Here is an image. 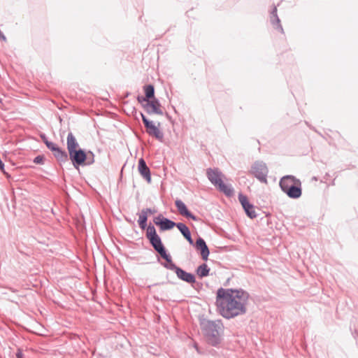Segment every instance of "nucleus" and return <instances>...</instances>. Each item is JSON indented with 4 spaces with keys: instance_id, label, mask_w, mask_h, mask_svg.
<instances>
[{
    "instance_id": "obj_12",
    "label": "nucleus",
    "mask_w": 358,
    "mask_h": 358,
    "mask_svg": "<svg viewBox=\"0 0 358 358\" xmlns=\"http://www.w3.org/2000/svg\"><path fill=\"white\" fill-rule=\"evenodd\" d=\"M138 170L141 176L148 182H151V174L150 169L146 165L145 160L141 158L138 161Z\"/></svg>"
},
{
    "instance_id": "obj_35",
    "label": "nucleus",
    "mask_w": 358,
    "mask_h": 358,
    "mask_svg": "<svg viewBox=\"0 0 358 358\" xmlns=\"http://www.w3.org/2000/svg\"><path fill=\"white\" fill-rule=\"evenodd\" d=\"M43 140H44V143H45L46 145H47V143H50V141H48L45 137H43Z\"/></svg>"
},
{
    "instance_id": "obj_29",
    "label": "nucleus",
    "mask_w": 358,
    "mask_h": 358,
    "mask_svg": "<svg viewBox=\"0 0 358 358\" xmlns=\"http://www.w3.org/2000/svg\"><path fill=\"white\" fill-rule=\"evenodd\" d=\"M16 358H23V354L20 350H18L16 352Z\"/></svg>"
},
{
    "instance_id": "obj_17",
    "label": "nucleus",
    "mask_w": 358,
    "mask_h": 358,
    "mask_svg": "<svg viewBox=\"0 0 358 358\" xmlns=\"http://www.w3.org/2000/svg\"><path fill=\"white\" fill-rule=\"evenodd\" d=\"M176 227L181 232L183 236L187 239L190 245L194 244V241L191 237V233L189 228L183 223L179 222L176 224Z\"/></svg>"
},
{
    "instance_id": "obj_7",
    "label": "nucleus",
    "mask_w": 358,
    "mask_h": 358,
    "mask_svg": "<svg viewBox=\"0 0 358 358\" xmlns=\"http://www.w3.org/2000/svg\"><path fill=\"white\" fill-rule=\"evenodd\" d=\"M69 154L70 159L71 160L75 167H77L80 165H83L85 160L87 159V154L81 149H78L73 152L71 151Z\"/></svg>"
},
{
    "instance_id": "obj_19",
    "label": "nucleus",
    "mask_w": 358,
    "mask_h": 358,
    "mask_svg": "<svg viewBox=\"0 0 358 358\" xmlns=\"http://www.w3.org/2000/svg\"><path fill=\"white\" fill-rule=\"evenodd\" d=\"M287 196L292 199H298L301 195V183L295 184L292 187H289V189L285 192Z\"/></svg>"
},
{
    "instance_id": "obj_38",
    "label": "nucleus",
    "mask_w": 358,
    "mask_h": 358,
    "mask_svg": "<svg viewBox=\"0 0 358 358\" xmlns=\"http://www.w3.org/2000/svg\"><path fill=\"white\" fill-rule=\"evenodd\" d=\"M213 352H215V350H211L210 353H211L212 355H213Z\"/></svg>"
},
{
    "instance_id": "obj_25",
    "label": "nucleus",
    "mask_w": 358,
    "mask_h": 358,
    "mask_svg": "<svg viewBox=\"0 0 358 358\" xmlns=\"http://www.w3.org/2000/svg\"><path fill=\"white\" fill-rule=\"evenodd\" d=\"M43 162H44V157L41 155H38V156L36 157L34 159V162L35 164H43Z\"/></svg>"
},
{
    "instance_id": "obj_28",
    "label": "nucleus",
    "mask_w": 358,
    "mask_h": 358,
    "mask_svg": "<svg viewBox=\"0 0 358 358\" xmlns=\"http://www.w3.org/2000/svg\"><path fill=\"white\" fill-rule=\"evenodd\" d=\"M90 155L92 156H87V159L85 160L87 161L86 164H92L94 162V155L92 152H90Z\"/></svg>"
},
{
    "instance_id": "obj_22",
    "label": "nucleus",
    "mask_w": 358,
    "mask_h": 358,
    "mask_svg": "<svg viewBox=\"0 0 358 358\" xmlns=\"http://www.w3.org/2000/svg\"><path fill=\"white\" fill-rule=\"evenodd\" d=\"M162 258L167 262L166 264H164V266L169 270L174 271L176 273L177 269H179L180 268L176 266V265L172 262L171 256L166 253V256Z\"/></svg>"
},
{
    "instance_id": "obj_31",
    "label": "nucleus",
    "mask_w": 358,
    "mask_h": 358,
    "mask_svg": "<svg viewBox=\"0 0 358 358\" xmlns=\"http://www.w3.org/2000/svg\"><path fill=\"white\" fill-rule=\"evenodd\" d=\"M352 334L356 339L358 338V329H355V332L352 333Z\"/></svg>"
},
{
    "instance_id": "obj_24",
    "label": "nucleus",
    "mask_w": 358,
    "mask_h": 358,
    "mask_svg": "<svg viewBox=\"0 0 358 358\" xmlns=\"http://www.w3.org/2000/svg\"><path fill=\"white\" fill-rule=\"evenodd\" d=\"M148 215L144 213L141 212L138 217V224L142 229H144L147 226Z\"/></svg>"
},
{
    "instance_id": "obj_39",
    "label": "nucleus",
    "mask_w": 358,
    "mask_h": 358,
    "mask_svg": "<svg viewBox=\"0 0 358 358\" xmlns=\"http://www.w3.org/2000/svg\"><path fill=\"white\" fill-rule=\"evenodd\" d=\"M1 294L6 295L7 293L6 292H1Z\"/></svg>"
},
{
    "instance_id": "obj_9",
    "label": "nucleus",
    "mask_w": 358,
    "mask_h": 358,
    "mask_svg": "<svg viewBox=\"0 0 358 358\" xmlns=\"http://www.w3.org/2000/svg\"><path fill=\"white\" fill-rule=\"evenodd\" d=\"M238 200L244 208L247 215L250 218L256 217L257 214L254 209V206L249 203L247 196L240 194L238 195Z\"/></svg>"
},
{
    "instance_id": "obj_30",
    "label": "nucleus",
    "mask_w": 358,
    "mask_h": 358,
    "mask_svg": "<svg viewBox=\"0 0 358 358\" xmlns=\"http://www.w3.org/2000/svg\"><path fill=\"white\" fill-rule=\"evenodd\" d=\"M224 317L229 320V319H231L233 317H234L235 316H237L238 315H222Z\"/></svg>"
},
{
    "instance_id": "obj_37",
    "label": "nucleus",
    "mask_w": 358,
    "mask_h": 358,
    "mask_svg": "<svg viewBox=\"0 0 358 358\" xmlns=\"http://www.w3.org/2000/svg\"><path fill=\"white\" fill-rule=\"evenodd\" d=\"M159 320H160V316H159V315H158L156 321L159 322Z\"/></svg>"
},
{
    "instance_id": "obj_6",
    "label": "nucleus",
    "mask_w": 358,
    "mask_h": 358,
    "mask_svg": "<svg viewBox=\"0 0 358 358\" xmlns=\"http://www.w3.org/2000/svg\"><path fill=\"white\" fill-rule=\"evenodd\" d=\"M141 117L146 128L147 133L150 136L162 141L164 134L159 128V123L158 124V126H156L152 121H150L143 113H141Z\"/></svg>"
},
{
    "instance_id": "obj_13",
    "label": "nucleus",
    "mask_w": 358,
    "mask_h": 358,
    "mask_svg": "<svg viewBox=\"0 0 358 358\" xmlns=\"http://www.w3.org/2000/svg\"><path fill=\"white\" fill-rule=\"evenodd\" d=\"M176 206L181 215L185 216L187 218H190L193 220H198L197 217L192 214L187 208L186 205L179 199L175 201Z\"/></svg>"
},
{
    "instance_id": "obj_33",
    "label": "nucleus",
    "mask_w": 358,
    "mask_h": 358,
    "mask_svg": "<svg viewBox=\"0 0 358 358\" xmlns=\"http://www.w3.org/2000/svg\"><path fill=\"white\" fill-rule=\"evenodd\" d=\"M3 168H4V165L1 162V172H3L4 174H6V173L3 170Z\"/></svg>"
},
{
    "instance_id": "obj_23",
    "label": "nucleus",
    "mask_w": 358,
    "mask_h": 358,
    "mask_svg": "<svg viewBox=\"0 0 358 358\" xmlns=\"http://www.w3.org/2000/svg\"><path fill=\"white\" fill-rule=\"evenodd\" d=\"M209 271L210 269L208 268L207 264H203L197 268L196 273L200 278H203L208 275Z\"/></svg>"
},
{
    "instance_id": "obj_10",
    "label": "nucleus",
    "mask_w": 358,
    "mask_h": 358,
    "mask_svg": "<svg viewBox=\"0 0 358 358\" xmlns=\"http://www.w3.org/2000/svg\"><path fill=\"white\" fill-rule=\"evenodd\" d=\"M295 184H300V180L293 176H285L280 181V187L285 193L289 189V187H292Z\"/></svg>"
},
{
    "instance_id": "obj_4",
    "label": "nucleus",
    "mask_w": 358,
    "mask_h": 358,
    "mask_svg": "<svg viewBox=\"0 0 358 358\" xmlns=\"http://www.w3.org/2000/svg\"><path fill=\"white\" fill-rule=\"evenodd\" d=\"M146 237L150 241L154 249L161 255L162 257L166 256V251L162 243L160 237L156 232L153 225L150 224L147 228Z\"/></svg>"
},
{
    "instance_id": "obj_26",
    "label": "nucleus",
    "mask_w": 358,
    "mask_h": 358,
    "mask_svg": "<svg viewBox=\"0 0 358 358\" xmlns=\"http://www.w3.org/2000/svg\"><path fill=\"white\" fill-rule=\"evenodd\" d=\"M47 147L48 148V149H50L52 152H54L57 148H58V146L55 144L54 143L52 142H50L49 143H47Z\"/></svg>"
},
{
    "instance_id": "obj_11",
    "label": "nucleus",
    "mask_w": 358,
    "mask_h": 358,
    "mask_svg": "<svg viewBox=\"0 0 358 358\" xmlns=\"http://www.w3.org/2000/svg\"><path fill=\"white\" fill-rule=\"evenodd\" d=\"M154 222L156 225L159 226L162 231L171 229L177 224L168 218L162 217V215L155 217Z\"/></svg>"
},
{
    "instance_id": "obj_5",
    "label": "nucleus",
    "mask_w": 358,
    "mask_h": 358,
    "mask_svg": "<svg viewBox=\"0 0 358 358\" xmlns=\"http://www.w3.org/2000/svg\"><path fill=\"white\" fill-rule=\"evenodd\" d=\"M250 173L254 176L259 182L267 184L268 169L265 162L262 161L255 162L251 166Z\"/></svg>"
},
{
    "instance_id": "obj_15",
    "label": "nucleus",
    "mask_w": 358,
    "mask_h": 358,
    "mask_svg": "<svg viewBox=\"0 0 358 358\" xmlns=\"http://www.w3.org/2000/svg\"><path fill=\"white\" fill-rule=\"evenodd\" d=\"M66 144L69 153H70L71 151L73 152L75 150L80 149L79 144L71 132H69L68 134Z\"/></svg>"
},
{
    "instance_id": "obj_18",
    "label": "nucleus",
    "mask_w": 358,
    "mask_h": 358,
    "mask_svg": "<svg viewBox=\"0 0 358 358\" xmlns=\"http://www.w3.org/2000/svg\"><path fill=\"white\" fill-rule=\"evenodd\" d=\"M176 275L178 278L187 282L193 283L195 282V277L193 274L187 273L180 268L177 269Z\"/></svg>"
},
{
    "instance_id": "obj_16",
    "label": "nucleus",
    "mask_w": 358,
    "mask_h": 358,
    "mask_svg": "<svg viewBox=\"0 0 358 358\" xmlns=\"http://www.w3.org/2000/svg\"><path fill=\"white\" fill-rule=\"evenodd\" d=\"M270 20L275 29L280 30L282 33L283 32V29L281 26L280 20L277 15L276 6L273 7L271 13Z\"/></svg>"
},
{
    "instance_id": "obj_34",
    "label": "nucleus",
    "mask_w": 358,
    "mask_h": 358,
    "mask_svg": "<svg viewBox=\"0 0 358 358\" xmlns=\"http://www.w3.org/2000/svg\"><path fill=\"white\" fill-rule=\"evenodd\" d=\"M43 140H44V143H45L46 145H47V143H50V141H48L45 137H43Z\"/></svg>"
},
{
    "instance_id": "obj_1",
    "label": "nucleus",
    "mask_w": 358,
    "mask_h": 358,
    "mask_svg": "<svg viewBox=\"0 0 358 358\" xmlns=\"http://www.w3.org/2000/svg\"><path fill=\"white\" fill-rule=\"evenodd\" d=\"M249 295L243 289L220 288L217 292L216 304L220 312L245 313Z\"/></svg>"
},
{
    "instance_id": "obj_20",
    "label": "nucleus",
    "mask_w": 358,
    "mask_h": 358,
    "mask_svg": "<svg viewBox=\"0 0 358 358\" xmlns=\"http://www.w3.org/2000/svg\"><path fill=\"white\" fill-rule=\"evenodd\" d=\"M144 91L145 94V97H138V101L139 102L148 101L149 99L154 97L155 94V89L152 85H148L144 87Z\"/></svg>"
},
{
    "instance_id": "obj_3",
    "label": "nucleus",
    "mask_w": 358,
    "mask_h": 358,
    "mask_svg": "<svg viewBox=\"0 0 358 358\" xmlns=\"http://www.w3.org/2000/svg\"><path fill=\"white\" fill-rule=\"evenodd\" d=\"M206 174L211 183L217 187L220 192H224L227 196L232 194L233 189L231 186L227 185L223 182V175L218 169H208Z\"/></svg>"
},
{
    "instance_id": "obj_21",
    "label": "nucleus",
    "mask_w": 358,
    "mask_h": 358,
    "mask_svg": "<svg viewBox=\"0 0 358 358\" xmlns=\"http://www.w3.org/2000/svg\"><path fill=\"white\" fill-rule=\"evenodd\" d=\"M53 155L59 162H65L68 160L67 153L64 150L59 148V147L53 152Z\"/></svg>"
},
{
    "instance_id": "obj_36",
    "label": "nucleus",
    "mask_w": 358,
    "mask_h": 358,
    "mask_svg": "<svg viewBox=\"0 0 358 358\" xmlns=\"http://www.w3.org/2000/svg\"><path fill=\"white\" fill-rule=\"evenodd\" d=\"M1 40H3V41H5V40H6V37H5V36H4V35H3L2 34H1Z\"/></svg>"
},
{
    "instance_id": "obj_2",
    "label": "nucleus",
    "mask_w": 358,
    "mask_h": 358,
    "mask_svg": "<svg viewBox=\"0 0 358 358\" xmlns=\"http://www.w3.org/2000/svg\"><path fill=\"white\" fill-rule=\"evenodd\" d=\"M199 321L206 342L211 346L219 347L224 336V324L222 320H210L201 317Z\"/></svg>"
},
{
    "instance_id": "obj_32",
    "label": "nucleus",
    "mask_w": 358,
    "mask_h": 358,
    "mask_svg": "<svg viewBox=\"0 0 358 358\" xmlns=\"http://www.w3.org/2000/svg\"><path fill=\"white\" fill-rule=\"evenodd\" d=\"M194 348L196 349V352H197L198 353H201V351H200V350H199V347H198L197 344H195V345H194Z\"/></svg>"
},
{
    "instance_id": "obj_27",
    "label": "nucleus",
    "mask_w": 358,
    "mask_h": 358,
    "mask_svg": "<svg viewBox=\"0 0 358 358\" xmlns=\"http://www.w3.org/2000/svg\"><path fill=\"white\" fill-rule=\"evenodd\" d=\"M141 212H144L148 216L149 215L155 213L156 211L151 208H145V209H143L141 210Z\"/></svg>"
},
{
    "instance_id": "obj_14",
    "label": "nucleus",
    "mask_w": 358,
    "mask_h": 358,
    "mask_svg": "<svg viewBox=\"0 0 358 358\" xmlns=\"http://www.w3.org/2000/svg\"><path fill=\"white\" fill-rule=\"evenodd\" d=\"M195 246L198 250L201 251L202 259L206 261L210 252L205 241L202 238H199L196 241Z\"/></svg>"
},
{
    "instance_id": "obj_8",
    "label": "nucleus",
    "mask_w": 358,
    "mask_h": 358,
    "mask_svg": "<svg viewBox=\"0 0 358 358\" xmlns=\"http://www.w3.org/2000/svg\"><path fill=\"white\" fill-rule=\"evenodd\" d=\"M143 105V108L148 114L162 115L163 110L161 108V104L157 99L148 100Z\"/></svg>"
}]
</instances>
